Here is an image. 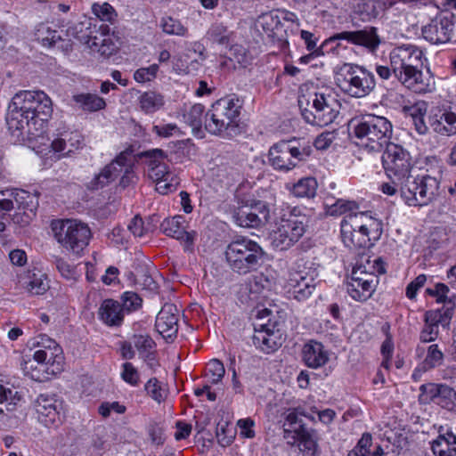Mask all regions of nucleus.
<instances>
[{
	"instance_id": "f257e3e1",
	"label": "nucleus",
	"mask_w": 456,
	"mask_h": 456,
	"mask_svg": "<svg viewBox=\"0 0 456 456\" xmlns=\"http://www.w3.org/2000/svg\"><path fill=\"white\" fill-rule=\"evenodd\" d=\"M52 114V101L45 92L20 91L8 107V129L18 139L37 138L45 132Z\"/></svg>"
},
{
	"instance_id": "f03ea898",
	"label": "nucleus",
	"mask_w": 456,
	"mask_h": 456,
	"mask_svg": "<svg viewBox=\"0 0 456 456\" xmlns=\"http://www.w3.org/2000/svg\"><path fill=\"white\" fill-rule=\"evenodd\" d=\"M423 58V52L412 45L397 46L389 54L395 77L406 88L416 94H426L434 88V81L429 72L422 71Z\"/></svg>"
},
{
	"instance_id": "7ed1b4c3",
	"label": "nucleus",
	"mask_w": 456,
	"mask_h": 456,
	"mask_svg": "<svg viewBox=\"0 0 456 456\" xmlns=\"http://www.w3.org/2000/svg\"><path fill=\"white\" fill-rule=\"evenodd\" d=\"M357 145L370 152H381L390 144L393 125L385 117L366 115L352 121Z\"/></svg>"
},
{
	"instance_id": "20e7f679",
	"label": "nucleus",
	"mask_w": 456,
	"mask_h": 456,
	"mask_svg": "<svg viewBox=\"0 0 456 456\" xmlns=\"http://www.w3.org/2000/svg\"><path fill=\"white\" fill-rule=\"evenodd\" d=\"M264 256L265 251L261 246L247 237L231 241L225 249L229 267L239 274L256 271L261 265Z\"/></svg>"
},
{
	"instance_id": "39448f33",
	"label": "nucleus",
	"mask_w": 456,
	"mask_h": 456,
	"mask_svg": "<svg viewBox=\"0 0 456 456\" xmlns=\"http://www.w3.org/2000/svg\"><path fill=\"white\" fill-rule=\"evenodd\" d=\"M298 102L303 118L314 126H328L336 119L339 113L340 104L329 88H322L309 94L306 99L309 108H303L301 100Z\"/></svg>"
},
{
	"instance_id": "423d86ee",
	"label": "nucleus",
	"mask_w": 456,
	"mask_h": 456,
	"mask_svg": "<svg viewBox=\"0 0 456 456\" xmlns=\"http://www.w3.org/2000/svg\"><path fill=\"white\" fill-rule=\"evenodd\" d=\"M335 81L343 93L354 98L369 95L376 86L373 73L353 63H344L336 72Z\"/></svg>"
},
{
	"instance_id": "0eeeda50",
	"label": "nucleus",
	"mask_w": 456,
	"mask_h": 456,
	"mask_svg": "<svg viewBox=\"0 0 456 456\" xmlns=\"http://www.w3.org/2000/svg\"><path fill=\"white\" fill-rule=\"evenodd\" d=\"M135 158L144 159L147 176L155 183L159 193L165 195L176 189L178 178L165 162L167 159L166 151L161 149H151L137 153Z\"/></svg>"
},
{
	"instance_id": "6e6552de",
	"label": "nucleus",
	"mask_w": 456,
	"mask_h": 456,
	"mask_svg": "<svg viewBox=\"0 0 456 456\" xmlns=\"http://www.w3.org/2000/svg\"><path fill=\"white\" fill-rule=\"evenodd\" d=\"M305 216L299 209L289 207L281 209L277 228L272 236L273 245L280 250H285L294 245L305 232Z\"/></svg>"
},
{
	"instance_id": "1a4fd4ad",
	"label": "nucleus",
	"mask_w": 456,
	"mask_h": 456,
	"mask_svg": "<svg viewBox=\"0 0 456 456\" xmlns=\"http://www.w3.org/2000/svg\"><path fill=\"white\" fill-rule=\"evenodd\" d=\"M313 153V147L301 144L295 140L281 141L273 144L268 151L270 165L278 171L289 172L305 161Z\"/></svg>"
},
{
	"instance_id": "9d476101",
	"label": "nucleus",
	"mask_w": 456,
	"mask_h": 456,
	"mask_svg": "<svg viewBox=\"0 0 456 456\" xmlns=\"http://www.w3.org/2000/svg\"><path fill=\"white\" fill-rule=\"evenodd\" d=\"M241 104L239 99L221 98L214 102L205 115V128L213 134L236 127Z\"/></svg>"
},
{
	"instance_id": "9b49d317",
	"label": "nucleus",
	"mask_w": 456,
	"mask_h": 456,
	"mask_svg": "<svg viewBox=\"0 0 456 456\" xmlns=\"http://www.w3.org/2000/svg\"><path fill=\"white\" fill-rule=\"evenodd\" d=\"M398 183L401 184V197L409 206H427L438 194L439 182L428 175L416 177L409 175Z\"/></svg>"
},
{
	"instance_id": "f8f14e48",
	"label": "nucleus",
	"mask_w": 456,
	"mask_h": 456,
	"mask_svg": "<svg viewBox=\"0 0 456 456\" xmlns=\"http://www.w3.org/2000/svg\"><path fill=\"white\" fill-rule=\"evenodd\" d=\"M54 238L67 250L80 254L88 245L91 238L89 227L75 220H55L52 222Z\"/></svg>"
},
{
	"instance_id": "ddd939ff",
	"label": "nucleus",
	"mask_w": 456,
	"mask_h": 456,
	"mask_svg": "<svg viewBox=\"0 0 456 456\" xmlns=\"http://www.w3.org/2000/svg\"><path fill=\"white\" fill-rule=\"evenodd\" d=\"M381 160L387 177L394 179L395 183L411 175L413 167L411 155L399 144H388L383 151Z\"/></svg>"
},
{
	"instance_id": "4468645a",
	"label": "nucleus",
	"mask_w": 456,
	"mask_h": 456,
	"mask_svg": "<svg viewBox=\"0 0 456 456\" xmlns=\"http://www.w3.org/2000/svg\"><path fill=\"white\" fill-rule=\"evenodd\" d=\"M134 159L133 149L131 147L124 150L117 155L110 163L101 169L98 174L94 175L87 183V189L90 191H97L109 185L118 175H122L126 167V164L132 163Z\"/></svg>"
},
{
	"instance_id": "2eb2a0df",
	"label": "nucleus",
	"mask_w": 456,
	"mask_h": 456,
	"mask_svg": "<svg viewBox=\"0 0 456 456\" xmlns=\"http://www.w3.org/2000/svg\"><path fill=\"white\" fill-rule=\"evenodd\" d=\"M377 284V276L373 273L366 272L365 267L360 265L353 269L351 279L346 284V291L353 299L363 302L372 296Z\"/></svg>"
},
{
	"instance_id": "dca6fc26",
	"label": "nucleus",
	"mask_w": 456,
	"mask_h": 456,
	"mask_svg": "<svg viewBox=\"0 0 456 456\" xmlns=\"http://www.w3.org/2000/svg\"><path fill=\"white\" fill-rule=\"evenodd\" d=\"M281 323L271 318L267 322L255 324V334L252 337L253 345L265 354L277 350L282 343Z\"/></svg>"
},
{
	"instance_id": "f3484780",
	"label": "nucleus",
	"mask_w": 456,
	"mask_h": 456,
	"mask_svg": "<svg viewBox=\"0 0 456 456\" xmlns=\"http://www.w3.org/2000/svg\"><path fill=\"white\" fill-rule=\"evenodd\" d=\"M454 18L452 13H439L428 24L422 27L423 37L435 45L449 42L454 28Z\"/></svg>"
},
{
	"instance_id": "a211bd4d",
	"label": "nucleus",
	"mask_w": 456,
	"mask_h": 456,
	"mask_svg": "<svg viewBox=\"0 0 456 456\" xmlns=\"http://www.w3.org/2000/svg\"><path fill=\"white\" fill-rule=\"evenodd\" d=\"M270 216L268 205L261 200L242 206L235 212L233 218L241 227L256 228L265 224Z\"/></svg>"
},
{
	"instance_id": "6ab92c4d",
	"label": "nucleus",
	"mask_w": 456,
	"mask_h": 456,
	"mask_svg": "<svg viewBox=\"0 0 456 456\" xmlns=\"http://www.w3.org/2000/svg\"><path fill=\"white\" fill-rule=\"evenodd\" d=\"M341 238L346 247L350 249L366 248L372 246L370 239L364 231L359 229L360 223L355 214L346 215L341 222Z\"/></svg>"
},
{
	"instance_id": "aec40b11",
	"label": "nucleus",
	"mask_w": 456,
	"mask_h": 456,
	"mask_svg": "<svg viewBox=\"0 0 456 456\" xmlns=\"http://www.w3.org/2000/svg\"><path fill=\"white\" fill-rule=\"evenodd\" d=\"M179 311L174 304L166 303L159 312L155 327L167 341H173L178 332Z\"/></svg>"
},
{
	"instance_id": "412c9836",
	"label": "nucleus",
	"mask_w": 456,
	"mask_h": 456,
	"mask_svg": "<svg viewBox=\"0 0 456 456\" xmlns=\"http://www.w3.org/2000/svg\"><path fill=\"white\" fill-rule=\"evenodd\" d=\"M429 126L440 135L456 134V111L452 108H436L428 117Z\"/></svg>"
},
{
	"instance_id": "4be33fe9",
	"label": "nucleus",
	"mask_w": 456,
	"mask_h": 456,
	"mask_svg": "<svg viewBox=\"0 0 456 456\" xmlns=\"http://www.w3.org/2000/svg\"><path fill=\"white\" fill-rule=\"evenodd\" d=\"M38 419L49 427L60 421L61 403L53 395H39L34 403Z\"/></svg>"
},
{
	"instance_id": "5701e85b",
	"label": "nucleus",
	"mask_w": 456,
	"mask_h": 456,
	"mask_svg": "<svg viewBox=\"0 0 456 456\" xmlns=\"http://www.w3.org/2000/svg\"><path fill=\"white\" fill-rule=\"evenodd\" d=\"M315 281L312 274L299 271L289 274L288 286L297 301L308 298L315 289Z\"/></svg>"
},
{
	"instance_id": "b1692460",
	"label": "nucleus",
	"mask_w": 456,
	"mask_h": 456,
	"mask_svg": "<svg viewBox=\"0 0 456 456\" xmlns=\"http://www.w3.org/2000/svg\"><path fill=\"white\" fill-rule=\"evenodd\" d=\"M303 362L311 369L324 366L330 360V353L324 345L317 340H309L302 348Z\"/></svg>"
},
{
	"instance_id": "393cba45",
	"label": "nucleus",
	"mask_w": 456,
	"mask_h": 456,
	"mask_svg": "<svg viewBox=\"0 0 456 456\" xmlns=\"http://www.w3.org/2000/svg\"><path fill=\"white\" fill-rule=\"evenodd\" d=\"M430 394V399H436V403L441 407L456 411V391L447 385H422L420 390L422 392L428 391Z\"/></svg>"
},
{
	"instance_id": "a878e982",
	"label": "nucleus",
	"mask_w": 456,
	"mask_h": 456,
	"mask_svg": "<svg viewBox=\"0 0 456 456\" xmlns=\"http://www.w3.org/2000/svg\"><path fill=\"white\" fill-rule=\"evenodd\" d=\"M284 415L283 438L289 444L293 445L297 443V436L308 429V428L303 422V412L298 409H289Z\"/></svg>"
},
{
	"instance_id": "bb28decb",
	"label": "nucleus",
	"mask_w": 456,
	"mask_h": 456,
	"mask_svg": "<svg viewBox=\"0 0 456 456\" xmlns=\"http://www.w3.org/2000/svg\"><path fill=\"white\" fill-rule=\"evenodd\" d=\"M20 284L32 295H42L49 288L45 276L39 270H28L19 276Z\"/></svg>"
},
{
	"instance_id": "cd10ccee",
	"label": "nucleus",
	"mask_w": 456,
	"mask_h": 456,
	"mask_svg": "<svg viewBox=\"0 0 456 456\" xmlns=\"http://www.w3.org/2000/svg\"><path fill=\"white\" fill-rule=\"evenodd\" d=\"M185 220L182 216H175L172 218H166L160 224V230L167 236L176 240H184L189 245L193 243V238L184 229Z\"/></svg>"
},
{
	"instance_id": "c85d7f7f",
	"label": "nucleus",
	"mask_w": 456,
	"mask_h": 456,
	"mask_svg": "<svg viewBox=\"0 0 456 456\" xmlns=\"http://www.w3.org/2000/svg\"><path fill=\"white\" fill-rule=\"evenodd\" d=\"M98 314L108 326H120L124 320L120 303L114 299H105L99 308Z\"/></svg>"
},
{
	"instance_id": "c756f323",
	"label": "nucleus",
	"mask_w": 456,
	"mask_h": 456,
	"mask_svg": "<svg viewBox=\"0 0 456 456\" xmlns=\"http://www.w3.org/2000/svg\"><path fill=\"white\" fill-rule=\"evenodd\" d=\"M442 428L439 436L432 442L433 453L436 456H456V435L452 430L442 433Z\"/></svg>"
},
{
	"instance_id": "7c9ffc66",
	"label": "nucleus",
	"mask_w": 456,
	"mask_h": 456,
	"mask_svg": "<svg viewBox=\"0 0 456 456\" xmlns=\"http://www.w3.org/2000/svg\"><path fill=\"white\" fill-rule=\"evenodd\" d=\"M356 218L360 223L357 226L362 231H364L367 237L370 239L372 246L379 240L383 232V224L380 220L372 217L368 212H359L355 214Z\"/></svg>"
},
{
	"instance_id": "2f4dec72",
	"label": "nucleus",
	"mask_w": 456,
	"mask_h": 456,
	"mask_svg": "<svg viewBox=\"0 0 456 456\" xmlns=\"http://www.w3.org/2000/svg\"><path fill=\"white\" fill-rule=\"evenodd\" d=\"M380 44L381 39L376 27L368 26L363 29L356 30L355 45L362 46L373 53Z\"/></svg>"
},
{
	"instance_id": "473e14b6",
	"label": "nucleus",
	"mask_w": 456,
	"mask_h": 456,
	"mask_svg": "<svg viewBox=\"0 0 456 456\" xmlns=\"http://www.w3.org/2000/svg\"><path fill=\"white\" fill-rule=\"evenodd\" d=\"M316 432L313 429H306L297 436V443L304 456H318L319 445Z\"/></svg>"
},
{
	"instance_id": "72a5a7b5",
	"label": "nucleus",
	"mask_w": 456,
	"mask_h": 456,
	"mask_svg": "<svg viewBox=\"0 0 456 456\" xmlns=\"http://www.w3.org/2000/svg\"><path fill=\"white\" fill-rule=\"evenodd\" d=\"M317 188L318 183L314 177H305L293 185L291 193L297 198L312 199L316 195Z\"/></svg>"
},
{
	"instance_id": "f704fd0d",
	"label": "nucleus",
	"mask_w": 456,
	"mask_h": 456,
	"mask_svg": "<svg viewBox=\"0 0 456 456\" xmlns=\"http://www.w3.org/2000/svg\"><path fill=\"white\" fill-rule=\"evenodd\" d=\"M152 273H157L154 267H149L145 265H138L135 268V282L144 289H148L150 291L156 290L158 289V283L155 281Z\"/></svg>"
},
{
	"instance_id": "c9c22d12",
	"label": "nucleus",
	"mask_w": 456,
	"mask_h": 456,
	"mask_svg": "<svg viewBox=\"0 0 456 456\" xmlns=\"http://www.w3.org/2000/svg\"><path fill=\"white\" fill-rule=\"evenodd\" d=\"M99 39H101L100 41L102 42V46L100 49L94 48V53H98L104 58H108L118 51V46L110 37V28L108 25H102L99 28Z\"/></svg>"
},
{
	"instance_id": "e433bc0d",
	"label": "nucleus",
	"mask_w": 456,
	"mask_h": 456,
	"mask_svg": "<svg viewBox=\"0 0 456 456\" xmlns=\"http://www.w3.org/2000/svg\"><path fill=\"white\" fill-rule=\"evenodd\" d=\"M164 105V98L160 94L149 91L139 96L140 109L149 114L154 113Z\"/></svg>"
},
{
	"instance_id": "4c0bfd02",
	"label": "nucleus",
	"mask_w": 456,
	"mask_h": 456,
	"mask_svg": "<svg viewBox=\"0 0 456 456\" xmlns=\"http://www.w3.org/2000/svg\"><path fill=\"white\" fill-rule=\"evenodd\" d=\"M94 33V27L92 28V23L89 20L85 19L83 21L74 22L70 24L67 29L66 34L68 37L77 38L82 44L86 42V39Z\"/></svg>"
},
{
	"instance_id": "58836bf2",
	"label": "nucleus",
	"mask_w": 456,
	"mask_h": 456,
	"mask_svg": "<svg viewBox=\"0 0 456 456\" xmlns=\"http://www.w3.org/2000/svg\"><path fill=\"white\" fill-rule=\"evenodd\" d=\"M73 99L82 110L87 111H97L106 106L105 101L96 94H80L74 95Z\"/></svg>"
},
{
	"instance_id": "ea45409f",
	"label": "nucleus",
	"mask_w": 456,
	"mask_h": 456,
	"mask_svg": "<svg viewBox=\"0 0 456 456\" xmlns=\"http://www.w3.org/2000/svg\"><path fill=\"white\" fill-rule=\"evenodd\" d=\"M9 196L13 200L18 206L19 209L23 210L24 214L27 211L33 212L37 206V200L34 195L23 190H16L9 192Z\"/></svg>"
},
{
	"instance_id": "a19ab883",
	"label": "nucleus",
	"mask_w": 456,
	"mask_h": 456,
	"mask_svg": "<svg viewBox=\"0 0 456 456\" xmlns=\"http://www.w3.org/2000/svg\"><path fill=\"white\" fill-rule=\"evenodd\" d=\"M36 37L44 46L49 47L55 45L57 42L61 40V34L46 24H40L37 27Z\"/></svg>"
},
{
	"instance_id": "79ce46f5",
	"label": "nucleus",
	"mask_w": 456,
	"mask_h": 456,
	"mask_svg": "<svg viewBox=\"0 0 456 456\" xmlns=\"http://www.w3.org/2000/svg\"><path fill=\"white\" fill-rule=\"evenodd\" d=\"M444 354L437 344H432L428 347L427 355L422 362V369L428 370L443 364Z\"/></svg>"
},
{
	"instance_id": "37998d69",
	"label": "nucleus",
	"mask_w": 456,
	"mask_h": 456,
	"mask_svg": "<svg viewBox=\"0 0 456 456\" xmlns=\"http://www.w3.org/2000/svg\"><path fill=\"white\" fill-rule=\"evenodd\" d=\"M429 322H436L438 326L448 328L453 315V306H443L440 309L426 312Z\"/></svg>"
},
{
	"instance_id": "c03bdc74",
	"label": "nucleus",
	"mask_w": 456,
	"mask_h": 456,
	"mask_svg": "<svg viewBox=\"0 0 456 456\" xmlns=\"http://www.w3.org/2000/svg\"><path fill=\"white\" fill-rule=\"evenodd\" d=\"M427 108L425 104H417L410 108V116L412 119L415 130L419 134H426L428 131V126L426 124L424 116L426 114Z\"/></svg>"
},
{
	"instance_id": "a18cd8bd",
	"label": "nucleus",
	"mask_w": 456,
	"mask_h": 456,
	"mask_svg": "<svg viewBox=\"0 0 456 456\" xmlns=\"http://www.w3.org/2000/svg\"><path fill=\"white\" fill-rule=\"evenodd\" d=\"M231 33L222 24L212 25L207 33L209 41L227 47L230 44Z\"/></svg>"
},
{
	"instance_id": "49530a36",
	"label": "nucleus",
	"mask_w": 456,
	"mask_h": 456,
	"mask_svg": "<svg viewBox=\"0 0 456 456\" xmlns=\"http://www.w3.org/2000/svg\"><path fill=\"white\" fill-rule=\"evenodd\" d=\"M53 349H45L47 351L46 362L51 368V373L55 374L60 372L62 369V349L56 342H51Z\"/></svg>"
},
{
	"instance_id": "de8ad7c7",
	"label": "nucleus",
	"mask_w": 456,
	"mask_h": 456,
	"mask_svg": "<svg viewBox=\"0 0 456 456\" xmlns=\"http://www.w3.org/2000/svg\"><path fill=\"white\" fill-rule=\"evenodd\" d=\"M204 110L202 104L196 103L183 115L185 122L191 126L193 131H199L201 128Z\"/></svg>"
},
{
	"instance_id": "09e8293b",
	"label": "nucleus",
	"mask_w": 456,
	"mask_h": 456,
	"mask_svg": "<svg viewBox=\"0 0 456 456\" xmlns=\"http://www.w3.org/2000/svg\"><path fill=\"white\" fill-rule=\"evenodd\" d=\"M354 12L362 20H370L378 16V10L373 0H360L354 6Z\"/></svg>"
},
{
	"instance_id": "8fccbe9b",
	"label": "nucleus",
	"mask_w": 456,
	"mask_h": 456,
	"mask_svg": "<svg viewBox=\"0 0 456 456\" xmlns=\"http://www.w3.org/2000/svg\"><path fill=\"white\" fill-rule=\"evenodd\" d=\"M121 308L123 314L132 313L139 310L142 305V299L140 296L133 291H126L121 296Z\"/></svg>"
},
{
	"instance_id": "3c124183",
	"label": "nucleus",
	"mask_w": 456,
	"mask_h": 456,
	"mask_svg": "<svg viewBox=\"0 0 456 456\" xmlns=\"http://www.w3.org/2000/svg\"><path fill=\"white\" fill-rule=\"evenodd\" d=\"M160 27L163 32L168 35L184 37L187 33V28L178 20L172 17L162 18Z\"/></svg>"
},
{
	"instance_id": "603ef678",
	"label": "nucleus",
	"mask_w": 456,
	"mask_h": 456,
	"mask_svg": "<svg viewBox=\"0 0 456 456\" xmlns=\"http://www.w3.org/2000/svg\"><path fill=\"white\" fill-rule=\"evenodd\" d=\"M358 204L355 201L339 199L330 205V211L331 215H350L356 214L357 212H354V210L358 209Z\"/></svg>"
},
{
	"instance_id": "864d4df0",
	"label": "nucleus",
	"mask_w": 456,
	"mask_h": 456,
	"mask_svg": "<svg viewBox=\"0 0 456 456\" xmlns=\"http://www.w3.org/2000/svg\"><path fill=\"white\" fill-rule=\"evenodd\" d=\"M439 326L429 322L428 316L425 314V325L420 332L419 339L424 343L435 341L439 335Z\"/></svg>"
},
{
	"instance_id": "5fc2aeb1",
	"label": "nucleus",
	"mask_w": 456,
	"mask_h": 456,
	"mask_svg": "<svg viewBox=\"0 0 456 456\" xmlns=\"http://www.w3.org/2000/svg\"><path fill=\"white\" fill-rule=\"evenodd\" d=\"M93 12L102 20L113 22L117 13L114 8L108 3L102 4H94L92 6Z\"/></svg>"
},
{
	"instance_id": "6e6d98bb",
	"label": "nucleus",
	"mask_w": 456,
	"mask_h": 456,
	"mask_svg": "<svg viewBox=\"0 0 456 456\" xmlns=\"http://www.w3.org/2000/svg\"><path fill=\"white\" fill-rule=\"evenodd\" d=\"M147 394L156 402L161 403L166 397V391L162 388L159 381L156 378L150 379L145 384Z\"/></svg>"
},
{
	"instance_id": "4d7b16f0",
	"label": "nucleus",
	"mask_w": 456,
	"mask_h": 456,
	"mask_svg": "<svg viewBox=\"0 0 456 456\" xmlns=\"http://www.w3.org/2000/svg\"><path fill=\"white\" fill-rule=\"evenodd\" d=\"M16 400H20V397H17V392L0 384V404H5L7 411L14 410Z\"/></svg>"
},
{
	"instance_id": "13d9d810",
	"label": "nucleus",
	"mask_w": 456,
	"mask_h": 456,
	"mask_svg": "<svg viewBox=\"0 0 456 456\" xmlns=\"http://www.w3.org/2000/svg\"><path fill=\"white\" fill-rule=\"evenodd\" d=\"M208 371L211 376V383L218 384L225 374V369L223 362L217 359H213L208 363Z\"/></svg>"
},
{
	"instance_id": "bf43d9fd",
	"label": "nucleus",
	"mask_w": 456,
	"mask_h": 456,
	"mask_svg": "<svg viewBox=\"0 0 456 456\" xmlns=\"http://www.w3.org/2000/svg\"><path fill=\"white\" fill-rule=\"evenodd\" d=\"M268 285L269 280L263 273L250 277L247 283L250 294H259Z\"/></svg>"
},
{
	"instance_id": "052dcab7",
	"label": "nucleus",
	"mask_w": 456,
	"mask_h": 456,
	"mask_svg": "<svg viewBox=\"0 0 456 456\" xmlns=\"http://www.w3.org/2000/svg\"><path fill=\"white\" fill-rule=\"evenodd\" d=\"M158 71L159 65L152 64L147 68L138 69L134 74V78L138 83L149 82L156 77Z\"/></svg>"
},
{
	"instance_id": "680f3d73",
	"label": "nucleus",
	"mask_w": 456,
	"mask_h": 456,
	"mask_svg": "<svg viewBox=\"0 0 456 456\" xmlns=\"http://www.w3.org/2000/svg\"><path fill=\"white\" fill-rule=\"evenodd\" d=\"M122 368L121 378L123 380L132 386H137L140 381V377L136 368H134L131 362H125Z\"/></svg>"
},
{
	"instance_id": "e2e57ef3",
	"label": "nucleus",
	"mask_w": 456,
	"mask_h": 456,
	"mask_svg": "<svg viewBox=\"0 0 456 456\" xmlns=\"http://www.w3.org/2000/svg\"><path fill=\"white\" fill-rule=\"evenodd\" d=\"M126 167L123 171L119 181V185L122 188H126L129 185L135 183L137 181V176L134 172V159L132 160V163L126 164Z\"/></svg>"
},
{
	"instance_id": "0e129e2a",
	"label": "nucleus",
	"mask_w": 456,
	"mask_h": 456,
	"mask_svg": "<svg viewBox=\"0 0 456 456\" xmlns=\"http://www.w3.org/2000/svg\"><path fill=\"white\" fill-rule=\"evenodd\" d=\"M335 138L334 132L325 131L315 138L314 146L316 150L324 151L330 146Z\"/></svg>"
},
{
	"instance_id": "69168bd1",
	"label": "nucleus",
	"mask_w": 456,
	"mask_h": 456,
	"mask_svg": "<svg viewBox=\"0 0 456 456\" xmlns=\"http://www.w3.org/2000/svg\"><path fill=\"white\" fill-rule=\"evenodd\" d=\"M55 265L62 277L67 280H73L76 277V270L67 261L61 257L55 258Z\"/></svg>"
},
{
	"instance_id": "338daca9",
	"label": "nucleus",
	"mask_w": 456,
	"mask_h": 456,
	"mask_svg": "<svg viewBox=\"0 0 456 456\" xmlns=\"http://www.w3.org/2000/svg\"><path fill=\"white\" fill-rule=\"evenodd\" d=\"M427 281L425 274L418 275L411 282H410L406 288V296L410 299L416 297L417 291L422 288Z\"/></svg>"
},
{
	"instance_id": "774afa93",
	"label": "nucleus",
	"mask_w": 456,
	"mask_h": 456,
	"mask_svg": "<svg viewBox=\"0 0 456 456\" xmlns=\"http://www.w3.org/2000/svg\"><path fill=\"white\" fill-rule=\"evenodd\" d=\"M154 346V341L148 335H138L134 337V346L140 352H149Z\"/></svg>"
}]
</instances>
